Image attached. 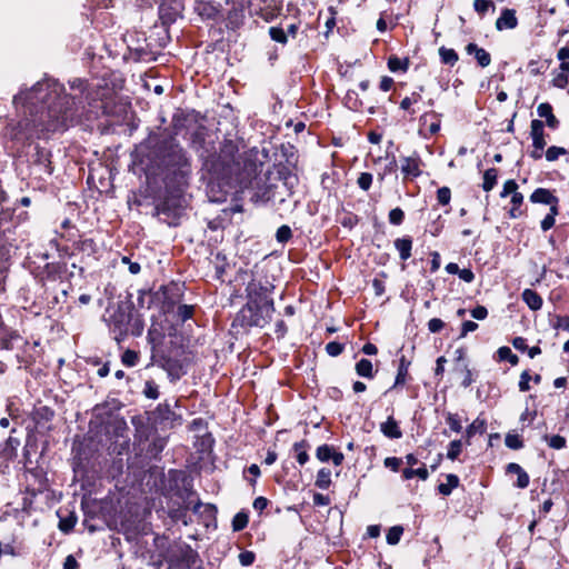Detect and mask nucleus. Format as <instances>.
<instances>
[{"label": "nucleus", "mask_w": 569, "mask_h": 569, "mask_svg": "<svg viewBox=\"0 0 569 569\" xmlns=\"http://www.w3.org/2000/svg\"><path fill=\"white\" fill-rule=\"evenodd\" d=\"M77 567L78 562L73 556L70 555L64 559L63 569H76Z\"/></svg>", "instance_id": "obj_64"}, {"label": "nucleus", "mask_w": 569, "mask_h": 569, "mask_svg": "<svg viewBox=\"0 0 569 569\" xmlns=\"http://www.w3.org/2000/svg\"><path fill=\"white\" fill-rule=\"evenodd\" d=\"M446 422L449 428L455 432H460L462 430V423L458 415L448 412L446 416Z\"/></svg>", "instance_id": "obj_32"}, {"label": "nucleus", "mask_w": 569, "mask_h": 569, "mask_svg": "<svg viewBox=\"0 0 569 569\" xmlns=\"http://www.w3.org/2000/svg\"><path fill=\"white\" fill-rule=\"evenodd\" d=\"M498 178V170L495 168H490L485 171L483 173V182H482V189L487 192L491 191L496 183Z\"/></svg>", "instance_id": "obj_19"}, {"label": "nucleus", "mask_w": 569, "mask_h": 569, "mask_svg": "<svg viewBox=\"0 0 569 569\" xmlns=\"http://www.w3.org/2000/svg\"><path fill=\"white\" fill-rule=\"evenodd\" d=\"M543 122L538 119H533L530 123V136L532 139V146L536 149H543L546 147Z\"/></svg>", "instance_id": "obj_9"}, {"label": "nucleus", "mask_w": 569, "mask_h": 569, "mask_svg": "<svg viewBox=\"0 0 569 569\" xmlns=\"http://www.w3.org/2000/svg\"><path fill=\"white\" fill-rule=\"evenodd\" d=\"M522 300L527 303V306L536 311L542 307V298L531 289H525L522 291Z\"/></svg>", "instance_id": "obj_16"}, {"label": "nucleus", "mask_w": 569, "mask_h": 569, "mask_svg": "<svg viewBox=\"0 0 569 569\" xmlns=\"http://www.w3.org/2000/svg\"><path fill=\"white\" fill-rule=\"evenodd\" d=\"M332 452H333L332 447H330L328 445H322L317 448L316 456L320 461L325 462V461H328L331 459Z\"/></svg>", "instance_id": "obj_36"}, {"label": "nucleus", "mask_w": 569, "mask_h": 569, "mask_svg": "<svg viewBox=\"0 0 569 569\" xmlns=\"http://www.w3.org/2000/svg\"><path fill=\"white\" fill-rule=\"evenodd\" d=\"M512 346L519 351H526L528 349L527 340L522 337H516L512 340Z\"/></svg>", "instance_id": "obj_61"}, {"label": "nucleus", "mask_w": 569, "mask_h": 569, "mask_svg": "<svg viewBox=\"0 0 569 569\" xmlns=\"http://www.w3.org/2000/svg\"><path fill=\"white\" fill-rule=\"evenodd\" d=\"M486 429H487V422L485 419L478 417L477 419H475L471 425L468 426V428L466 429V437H467V441L469 442V440L477 433H485L486 432Z\"/></svg>", "instance_id": "obj_18"}, {"label": "nucleus", "mask_w": 569, "mask_h": 569, "mask_svg": "<svg viewBox=\"0 0 569 569\" xmlns=\"http://www.w3.org/2000/svg\"><path fill=\"white\" fill-rule=\"evenodd\" d=\"M459 486V478L456 475H448L447 482L438 486V491L443 496H449L455 488Z\"/></svg>", "instance_id": "obj_20"}, {"label": "nucleus", "mask_w": 569, "mask_h": 569, "mask_svg": "<svg viewBox=\"0 0 569 569\" xmlns=\"http://www.w3.org/2000/svg\"><path fill=\"white\" fill-rule=\"evenodd\" d=\"M403 528L401 526H393L387 532V542L389 545H397L402 536Z\"/></svg>", "instance_id": "obj_29"}, {"label": "nucleus", "mask_w": 569, "mask_h": 569, "mask_svg": "<svg viewBox=\"0 0 569 569\" xmlns=\"http://www.w3.org/2000/svg\"><path fill=\"white\" fill-rule=\"evenodd\" d=\"M507 472L508 473H516L517 475V483L516 486L520 489H525L528 487L529 485V476L528 473L523 470V468L516 463V462H511L507 466Z\"/></svg>", "instance_id": "obj_14"}, {"label": "nucleus", "mask_w": 569, "mask_h": 569, "mask_svg": "<svg viewBox=\"0 0 569 569\" xmlns=\"http://www.w3.org/2000/svg\"><path fill=\"white\" fill-rule=\"evenodd\" d=\"M518 24L516 11L513 9H503L500 17L496 20V29H515Z\"/></svg>", "instance_id": "obj_10"}, {"label": "nucleus", "mask_w": 569, "mask_h": 569, "mask_svg": "<svg viewBox=\"0 0 569 569\" xmlns=\"http://www.w3.org/2000/svg\"><path fill=\"white\" fill-rule=\"evenodd\" d=\"M419 98L420 96L417 93H413L411 97L403 98L402 101L400 102L401 109L408 110L411 107V104L418 101Z\"/></svg>", "instance_id": "obj_58"}, {"label": "nucleus", "mask_w": 569, "mask_h": 569, "mask_svg": "<svg viewBox=\"0 0 569 569\" xmlns=\"http://www.w3.org/2000/svg\"><path fill=\"white\" fill-rule=\"evenodd\" d=\"M462 442L461 440H453L449 443L447 457L450 460H456L461 453Z\"/></svg>", "instance_id": "obj_34"}, {"label": "nucleus", "mask_w": 569, "mask_h": 569, "mask_svg": "<svg viewBox=\"0 0 569 569\" xmlns=\"http://www.w3.org/2000/svg\"><path fill=\"white\" fill-rule=\"evenodd\" d=\"M356 371L360 377L363 378H372L373 377V370H372V363L370 360L362 358L359 360L356 365Z\"/></svg>", "instance_id": "obj_23"}, {"label": "nucleus", "mask_w": 569, "mask_h": 569, "mask_svg": "<svg viewBox=\"0 0 569 569\" xmlns=\"http://www.w3.org/2000/svg\"><path fill=\"white\" fill-rule=\"evenodd\" d=\"M357 183L360 189L367 191L371 187L372 183V174L369 172H362L358 177Z\"/></svg>", "instance_id": "obj_43"}, {"label": "nucleus", "mask_w": 569, "mask_h": 569, "mask_svg": "<svg viewBox=\"0 0 569 569\" xmlns=\"http://www.w3.org/2000/svg\"><path fill=\"white\" fill-rule=\"evenodd\" d=\"M468 54H473L478 64L482 68L488 67L491 63V57L483 48H479L476 43H469L466 47Z\"/></svg>", "instance_id": "obj_11"}, {"label": "nucleus", "mask_w": 569, "mask_h": 569, "mask_svg": "<svg viewBox=\"0 0 569 569\" xmlns=\"http://www.w3.org/2000/svg\"><path fill=\"white\" fill-rule=\"evenodd\" d=\"M498 356H499L500 360H507L512 366L517 365L518 360H519L518 357L515 353H512V351L509 347H500L498 349Z\"/></svg>", "instance_id": "obj_30"}, {"label": "nucleus", "mask_w": 569, "mask_h": 569, "mask_svg": "<svg viewBox=\"0 0 569 569\" xmlns=\"http://www.w3.org/2000/svg\"><path fill=\"white\" fill-rule=\"evenodd\" d=\"M393 244L401 260L406 261L411 257L412 239L410 237L398 238L395 240Z\"/></svg>", "instance_id": "obj_15"}, {"label": "nucleus", "mask_w": 569, "mask_h": 569, "mask_svg": "<svg viewBox=\"0 0 569 569\" xmlns=\"http://www.w3.org/2000/svg\"><path fill=\"white\" fill-rule=\"evenodd\" d=\"M568 82H569V78L566 73H559L552 80L553 86L557 88H560V89L566 88Z\"/></svg>", "instance_id": "obj_54"}, {"label": "nucleus", "mask_w": 569, "mask_h": 569, "mask_svg": "<svg viewBox=\"0 0 569 569\" xmlns=\"http://www.w3.org/2000/svg\"><path fill=\"white\" fill-rule=\"evenodd\" d=\"M471 316L477 320H483L488 316V310L483 306H477L471 310Z\"/></svg>", "instance_id": "obj_55"}, {"label": "nucleus", "mask_w": 569, "mask_h": 569, "mask_svg": "<svg viewBox=\"0 0 569 569\" xmlns=\"http://www.w3.org/2000/svg\"><path fill=\"white\" fill-rule=\"evenodd\" d=\"M342 350H343V346L336 341H331V342L327 343V346H326V351L328 352V355H330L332 357L339 356L342 352Z\"/></svg>", "instance_id": "obj_49"}, {"label": "nucleus", "mask_w": 569, "mask_h": 569, "mask_svg": "<svg viewBox=\"0 0 569 569\" xmlns=\"http://www.w3.org/2000/svg\"><path fill=\"white\" fill-rule=\"evenodd\" d=\"M546 440H548L549 447L553 449H562L566 446V439L562 436L555 435L551 437L546 436Z\"/></svg>", "instance_id": "obj_45"}, {"label": "nucleus", "mask_w": 569, "mask_h": 569, "mask_svg": "<svg viewBox=\"0 0 569 569\" xmlns=\"http://www.w3.org/2000/svg\"><path fill=\"white\" fill-rule=\"evenodd\" d=\"M443 327L445 322L439 318H432L428 322V329L433 333L439 332Z\"/></svg>", "instance_id": "obj_53"}, {"label": "nucleus", "mask_w": 569, "mask_h": 569, "mask_svg": "<svg viewBox=\"0 0 569 569\" xmlns=\"http://www.w3.org/2000/svg\"><path fill=\"white\" fill-rule=\"evenodd\" d=\"M555 200L556 197L551 193V191L545 188L536 189L530 196V201L533 203L549 204L550 202H555Z\"/></svg>", "instance_id": "obj_17"}, {"label": "nucleus", "mask_w": 569, "mask_h": 569, "mask_svg": "<svg viewBox=\"0 0 569 569\" xmlns=\"http://www.w3.org/2000/svg\"><path fill=\"white\" fill-rule=\"evenodd\" d=\"M34 157V164L39 167V171L51 174L52 168L50 166L49 152L37 146Z\"/></svg>", "instance_id": "obj_13"}, {"label": "nucleus", "mask_w": 569, "mask_h": 569, "mask_svg": "<svg viewBox=\"0 0 569 569\" xmlns=\"http://www.w3.org/2000/svg\"><path fill=\"white\" fill-rule=\"evenodd\" d=\"M273 312V302H264L263 306L246 303L237 313L234 321L242 327H264L271 320Z\"/></svg>", "instance_id": "obj_2"}, {"label": "nucleus", "mask_w": 569, "mask_h": 569, "mask_svg": "<svg viewBox=\"0 0 569 569\" xmlns=\"http://www.w3.org/2000/svg\"><path fill=\"white\" fill-rule=\"evenodd\" d=\"M156 419L164 427H173L180 417L171 409L169 403H161L158 406L156 412Z\"/></svg>", "instance_id": "obj_8"}, {"label": "nucleus", "mask_w": 569, "mask_h": 569, "mask_svg": "<svg viewBox=\"0 0 569 569\" xmlns=\"http://www.w3.org/2000/svg\"><path fill=\"white\" fill-rule=\"evenodd\" d=\"M306 448V441L296 442L293 445V450L297 453V460L300 465H305L309 459Z\"/></svg>", "instance_id": "obj_28"}, {"label": "nucleus", "mask_w": 569, "mask_h": 569, "mask_svg": "<svg viewBox=\"0 0 569 569\" xmlns=\"http://www.w3.org/2000/svg\"><path fill=\"white\" fill-rule=\"evenodd\" d=\"M477 328H478V323L470 321V320L465 321L461 327L460 337L461 338L466 337L469 332L477 330Z\"/></svg>", "instance_id": "obj_56"}, {"label": "nucleus", "mask_w": 569, "mask_h": 569, "mask_svg": "<svg viewBox=\"0 0 569 569\" xmlns=\"http://www.w3.org/2000/svg\"><path fill=\"white\" fill-rule=\"evenodd\" d=\"M388 68L392 72L406 71L408 69V61L393 56L388 59Z\"/></svg>", "instance_id": "obj_27"}, {"label": "nucleus", "mask_w": 569, "mask_h": 569, "mask_svg": "<svg viewBox=\"0 0 569 569\" xmlns=\"http://www.w3.org/2000/svg\"><path fill=\"white\" fill-rule=\"evenodd\" d=\"M505 443L508 448L513 450H518L523 447L522 440L516 433H507L505 438Z\"/></svg>", "instance_id": "obj_33"}, {"label": "nucleus", "mask_w": 569, "mask_h": 569, "mask_svg": "<svg viewBox=\"0 0 569 569\" xmlns=\"http://www.w3.org/2000/svg\"><path fill=\"white\" fill-rule=\"evenodd\" d=\"M531 377L530 375L528 373V371H523L520 376V381H519V389L520 391H528L530 389V386H529V381H530Z\"/></svg>", "instance_id": "obj_57"}, {"label": "nucleus", "mask_w": 569, "mask_h": 569, "mask_svg": "<svg viewBox=\"0 0 569 569\" xmlns=\"http://www.w3.org/2000/svg\"><path fill=\"white\" fill-rule=\"evenodd\" d=\"M458 276L465 282H472L475 274L470 269H459Z\"/></svg>", "instance_id": "obj_59"}, {"label": "nucleus", "mask_w": 569, "mask_h": 569, "mask_svg": "<svg viewBox=\"0 0 569 569\" xmlns=\"http://www.w3.org/2000/svg\"><path fill=\"white\" fill-rule=\"evenodd\" d=\"M405 219V212L400 208H395L389 212V222L395 226H399L402 223Z\"/></svg>", "instance_id": "obj_41"}, {"label": "nucleus", "mask_w": 569, "mask_h": 569, "mask_svg": "<svg viewBox=\"0 0 569 569\" xmlns=\"http://www.w3.org/2000/svg\"><path fill=\"white\" fill-rule=\"evenodd\" d=\"M143 395L149 399H157L159 397L158 386L151 380L146 381Z\"/></svg>", "instance_id": "obj_38"}, {"label": "nucleus", "mask_w": 569, "mask_h": 569, "mask_svg": "<svg viewBox=\"0 0 569 569\" xmlns=\"http://www.w3.org/2000/svg\"><path fill=\"white\" fill-rule=\"evenodd\" d=\"M273 287L268 282L262 284L260 281L251 280L246 288L247 303L256 306L257 303L264 305V302H273L270 298V292Z\"/></svg>", "instance_id": "obj_6"}, {"label": "nucleus", "mask_w": 569, "mask_h": 569, "mask_svg": "<svg viewBox=\"0 0 569 569\" xmlns=\"http://www.w3.org/2000/svg\"><path fill=\"white\" fill-rule=\"evenodd\" d=\"M537 113L541 118H548L552 113V107L548 102H542L537 108Z\"/></svg>", "instance_id": "obj_52"}, {"label": "nucleus", "mask_w": 569, "mask_h": 569, "mask_svg": "<svg viewBox=\"0 0 569 569\" xmlns=\"http://www.w3.org/2000/svg\"><path fill=\"white\" fill-rule=\"evenodd\" d=\"M161 162L173 170L184 172V169L189 168V159L186 156L183 149L177 144L173 139L164 141L163 147L160 151Z\"/></svg>", "instance_id": "obj_3"}, {"label": "nucleus", "mask_w": 569, "mask_h": 569, "mask_svg": "<svg viewBox=\"0 0 569 569\" xmlns=\"http://www.w3.org/2000/svg\"><path fill=\"white\" fill-rule=\"evenodd\" d=\"M218 164L221 169L216 170L221 171L223 176H233L238 173L240 168V154L238 146L233 141L227 140L222 143L218 154Z\"/></svg>", "instance_id": "obj_4"}, {"label": "nucleus", "mask_w": 569, "mask_h": 569, "mask_svg": "<svg viewBox=\"0 0 569 569\" xmlns=\"http://www.w3.org/2000/svg\"><path fill=\"white\" fill-rule=\"evenodd\" d=\"M313 503L316 506H328L330 503V499L327 496H323L322 493H315Z\"/></svg>", "instance_id": "obj_62"}, {"label": "nucleus", "mask_w": 569, "mask_h": 569, "mask_svg": "<svg viewBox=\"0 0 569 569\" xmlns=\"http://www.w3.org/2000/svg\"><path fill=\"white\" fill-rule=\"evenodd\" d=\"M408 366H409V363L406 361V358L402 356L400 359L399 367H398V372H397L393 388H396L397 386H401L406 382V377L408 375Z\"/></svg>", "instance_id": "obj_25"}, {"label": "nucleus", "mask_w": 569, "mask_h": 569, "mask_svg": "<svg viewBox=\"0 0 569 569\" xmlns=\"http://www.w3.org/2000/svg\"><path fill=\"white\" fill-rule=\"evenodd\" d=\"M248 525V516L243 512H238L232 520V528L234 531L244 529Z\"/></svg>", "instance_id": "obj_35"}, {"label": "nucleus", "mask_w": 569, "mask_h": 569, "mask_svg": "<svg viewBox=\"0 0 569 569\" xmlns=\"http://www.w3.org/2000/svg\"><path fill=\"white\" fill-rule=\"evenodd\" d=\"M567 150L561 147H549L546 151V159L548 161H556L560 156L566 154Z\"/></svg>", "instance_id": "obj_39"}, {"label": "nucleus", "mask_w": 569, "mask_h": 569, "mask_svg": "<svg viewBox=\"0 0 569 569\" xmlns=\"http://www.w3.org/2000/svg\"><path fill=\"white\" fill-rule=\"evenodd\" d=\"M380 431L385 437L390 439H399L402 437V431L400 430L399 425L393 417H389L385 422L380 425Z\"/></svg>", "instance_id": "obj_12"}, {"label": "nucleus", "mask_w": 569, "mask_h": 569, "mask_svg": "<svg viewBox=\"0 0 569 569\" xmlns=\"http://www.w3.org/2000/svg\"><path fill=\"white\" fill-rule=\"evenodd\" d=\"M177 313L182 321H186L192 317L193 308L191 306L181 305L178 307Z\"/></svg>", "instance_id": "obj_51"}, {"label": "nucleus", "mask_w": 569, "mask_h": 569, "mask_svg": "<svg viewBox=\"0 0 569 569\" xmlns=\"http://www.w3.org/2000/svg\"><path fill=\"white\" fill-rule=\"evenodd\" d=\"M138 353L133 350H126L121 357V361L124 366L133 367L138 362Z\"/></svg>", "instance_id": "obj_37"}, {"label": "nucleus", "mask_w": 569, "mask_h": 569, "mask_svg": "<svg viewBox=\"0 0 569 569\" xmlns=\"http://www.w3.org/2000/svg\"><path fill=\"white\" fill-rule=\"evenodd\" d=\"M451 191L448 187H441L437 191V200L440 204L446 206L450 202Z\"/></svg>", "instance_id": "obj_42"}, {"label": "nucleus", "mask_w": 569, "mask_h": 569, "mask_svg": "<svg viewBox=\"0 0 569 569\" xmlns=\"http://www.w3.org/2000/svg\"><path fill=\"white\" fill-rule=\"evenodd\" d=\"M473 8L479 14H485L489 8H495V6L490 0H475Z\"/></svg>", "instance_id": "obj_44"}, {"label": "nucleus", "mask_w": 569, "mask_h": 569, "mask_svg": "<svg viewBox=\"0 0 569 569\" xmlns=\"http://www.w3.org/2000/svg\"><path fill=\"white\" fill-rule=\"evenodd\" d=\"M330 485H331V471H330V469L321 468L318 471V473H317L316 486L319 489L326 490V489H328L330 487Z\"/></svg>", "instance_id": "obj_21"}, {"label": "nucleus", "mask_w": 569, "mask_h": 569, "mask_svg": "<svg viewBox=\"0 0 569 569\" xmlns=\"http://www.w3.org/2000/svg\"><path fill=\"white\" fill-rule=\"evenodd\" d=\"M268 506V499L264 497H258L253 501V508L254 510L262 512Z\"/></svg>", "instance_id": "obj_60"}, {"label": "nucleus", "mask_w": 569, "mask_h": 569, "mask_svg": "<svg viewBox=\"0 0 569 569\" xmlns=\"http://www.w3.org/2000/svg\"><path fill=\"white\" fill-rule=\"evenodd\" d=\"M269 34L273 41L282 43V44L287 43V40H288L287 33L282 28L271 27L269 29Z\"/></svg>", "instance_id": "obj_31"}, {"label": "nucleus", "mask_w": 569, "mask_h": 569, "mask_svg": "<svg viewBox=\"0 0 569 569\" xmlns=\"http://www.w3.org/2000/svg\"><path fill=\"white\" fill-rule=\"evenodd\" d=\"M429 116H431L436 119V121L430 123L429 132L431 134H436L440 130V120H439V116L437 113H435V112L425 113L423 116H421L420 121L426 123Z\"/></svg>", "instance_id": "obj_40"}, {"label": "nucleus", "mask_w": 569, "mask_h": 569, "mask_svg": "<svg viewBox=\"0 0 569 569\" xmlns=\"http://www.w3.org/2000/svg\"><path fill=\"white\" fill-rule=\"evenodd\" d=\"M13 103L27 109L28 116L13 129L14 139H41L48 134L66 130L74 120L76 110L72 97L63 92L56 80L37 82L27 91L13 98Z\"/></svg>", "instance_id": "obj_1"}, {"label": "nucleus", "mask_w": 569, "mask_h": 569, "mask_svg": "<svg viewBox=\"0 0 569 569\" xmlns=\"http://www.w3.org/2000/svg\"><path fill=\"white\" fill-rule=\"evenodd\" d=\"M402 463V460L397 457H387L383 461V465L386 468H389L392 471H398L400 466Z\"/></svg>", "instance_id": "obj_50"}, {"label": "nucleus", "mask_w": 569, "mask_h": 569, "mask_svg": "<svg viewBox=\"0 0 569 569\" xmlns=\"http://www.w3.org/2000/svg\"><path fill=\"white\" fill-rule=\"evenodd\" d=\"M77 520V516L73 512H70L66 517H60L58 527L62 532L68 533L74 528Z\"/></svg>", "instance_id": "obj_24"}, {"label": "nucleus", "mask_w": 569, "mask_h": 569, "mask_svg": "<svg viewBox=\"0 0 569 569\" xmlns=\"http://www.w3.org/2000/svg\"><path fill=\"white\" fill-rule=\"evenodd\" d=\"M292 236L291 229L288 226H281L276 233L277 240L279 242L288 241Z\"/></svg>", "instance_id": "obj_48"}, {"label": "nucleus", "mask_w": 569, "mask_h": 569, "mask_svg": "<svg viewBox=\"0 0 569 569\" xmlns=\"http://www.w3.org/2000/svg\"><path fill=\"white\" fill-rule=\"evenodd\" d=\"M413 477H419L421 480H427L429 477V472H428V469L426 468V466L422 465L418 469L406 468L402 470V478L405 480H409Z\"/></svg>", "instance_id": "obj_22"}, {"label": "nucleus", "mask_w": 569, "mask_h": 569, "mask_svg": "<svg viewBox=\"0 0 569 569\" xmlns=\"http://www.w3.org/2000/svg\"><path fill=\"white\" fill-rule=\"evenodd\" d=\"M131 315V309L128 306L117 305L107 309L104 320L111 331L123 336L128 332Z\"/></svg>", "instance_id": "obj_5"}, {"label": "nucleus", "mask_w": 569, "mask_h": 569, "mask_svg": "<svg viewBox=\"0 0 569 569\" xmlns=\"http://www.w3.org/2000/svg\"><path fill=\"white\" fill-rule=\"evenodd\" d=\"M518 189V184L515 180L510 179V180H507L505 183H503V188H502V191L500 193V197L505 198L509 194L513 196V192H518L517 191Z\"/></svg>", "instance_id": "obj_47"}, {"label": "nucleus", "mask_w": 569, "mask_h": 569, "mask_svg": "<svg viewBox=\"0 0 569 569\" xmlns=\"http://www.w3.org/2000/svg\"><path fill=\"white\" fill-rule=\"evenodd\" d=\"M555 226V218L552 216H546L543 220L541 221V229L543 231H547L551 229Z\"/></svg>", "instance_id": "obj_63"}, {"label": "nucleus", "mask_w": 569, "mask_h": 569, "mask_svg": "<svg viewBox=\"0 0 569 569\" xmlns=\"http://www.w3.org/2000/svg\"><path fill=\"white\" fill-rule=\"evenodd\" d=\"M238 559L241 566L248 567L254 562L256 555L252 551L246 550L239 553Z\"/></svg>", "instance_id": "obj_46"}, {"label": "nucleus", "mask_w": 569, "mask_h": 569, "mask_svg": "<svg viewBox=\"0 0 569 569\" xmlns=\"http://www.w3.org/2000/svg\"><path fill=\"white\" fill-rule=\"evenodd\" d=\"M400 161L401 172L405 179H413L421 174V160L418 156L402 157Z\"/></svg>", "instance_id": "obj_7"}, {"label": "nucleus", "mask_w": 569, "mask_h": 569, "mask_svg": "<svg viewBox=\"0 0 569 569\" xmlns=\"http://www.w3.org/2000/svg\"><path fill=\"white\" fill-rule=\"evenodd\" d=\"M441 61L446 64L453 66L458 61V54L453 49L441 47L439 49Z\"/></svg>", "instance_id": "obj_26"}]
</instances>
